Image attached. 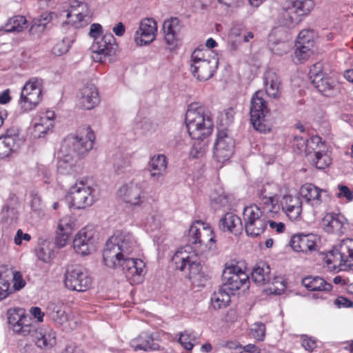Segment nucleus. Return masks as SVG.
<instances>
[{"mask_svg":"<svg viewBox=\"0 0 353 353\" xmlns=\"http://www.w3.org/2000/svg\"><path fill=\"white\" fill-rule=\"evenodd\" d=\"M137 247L134 236L126 230L116 231L106 241L103 252L105 266L121 269L126 277L141 276L145 268L144 262L132 256Z\"/></svg>","mask_w":353,"mask_h":353,"instance_id":"1","label":"nucleus"},{"mask_svg":"<svg viewBox=\"0 0 353 353\" xmlns=\"http://www.w3.org/2000/svg\"><path fill=\"white\" fill-rule=\"evenodd\" d=\"M185 121L188 134L192 139L203 140L212 132L214 125L211 117L205 112L203 106L197 103L188 106Z\"/></svg>","mask_w":353,"mask_h":353,"instance_id":"2","label":"nucleus"},{"mask_svg":"<svg viewBox=\"0 0 353 353\" xmlns=\"http://www.w3.org/2000/svg\"><path fill=\"white\" fill-rule=\"evenodd\" d=\"M188 243L194 252L202 253L216 248L214 235L211 227L205 225L201 221H195L190 227L188 234Z\"/></svg>","mask_w":353,"mask_h":353,"instance_id":"3","label":"nucleus"},{"mask_svg":"<svg viewBox=\"0 0 353 353\" xmlns=\"http://www.w3.org/2000/svg\"><path fill=\"white\" fill-rule=\"evenodd\" d=\"M209 54L208 50H195L191 55L190 71L199 81L210 79L218 67L217 58Z\"/></svg>","mask_w":353,"mask_h":353,"instance_id":"4","label":"nucleus"},{"mask_svg":"<svg viewBox=\"0 0 353 353\" xmlns=\"http://www.w3.org/2000/svg\"><path fill=\"white\" fill-rule=\"evenodd\" d=\"M257 205H252L244 208L243 219L246 234L252 237L260 236L265 231L269 214Z\"/></svg>","mask_w":353,"mask_h":353,"instance_id":"5","label":"nucleus"},{"mask_svg":"<svg viewBox=\"0 0 353 353\" xmlns=\"http://www.w3.org/2000/svg\"><path fill=\"white\" fill-rule=\"evenodd\" d=\"M264 93L261 90L256 91L250 101V114L251 123L254 129L261 133L270 132L272 125L265 119L269 109L266 101L263 99Z\"/></svg>","mask_w":353,"mask_h":353,"instance_id":"6","label":"nucleus"},{"mask_svg":"<svg viewBox=\"0 0 353 353\" xmlns=\"http://www.w3.org/2000/svg\"><path fill=\"white\" fill-rule=\"evenodd\" d=\"M95 137L90 126L80 128L76 136H69L64 141L63 148L68 147L73 156H85L93 148Z\"/></svg>","mask_w":353,"mask_h":353,"instance_id":"7","label":"nucleus"},{"mask_svg":"<svg viewBox=\"0 0 353 353\" xmlns=\"http://www.w3.org/2000/svg\"><path fill=\"white\" fill-rule=\"evenodd\" d=\"M353 265V239H346L341 241L330 255L325 258V266L329 271H335L338 265Z\"/></svg>","mask_w":353,"mask_h":353,"instance_id":"8","label":"nucleus"},{"mask_svg":"<svg viewBox=\"0 0 353 353\" xmlns=\"http://www.w3.org/2000/svg\"><path fill=\"white\" fill-rule=\"evenodd\" d=\"M64 283L69 290L85 292L90 288L92 279L85 268L79 264H71L66 268Z\"/></svg>","mask_w":353,"mask_h":353,"instance_id":"9","label":"nucleus"},{"mask_svg":"<svg viewBox=\"0 0 353 353\" xmlns=\"http://www.w3.org/2000/svg\"><path fill=\"white\" fill-rule=\"evenodd\" d=\"M94 189L87 181L81 180L70 188L67 200L70 201V206L76 209H84L91 206L94 201Z\"/></svg>","mask_w":353,"mask_h":353,"instance_id":"10","label":"nucleus"},{"mask_svg":"<svg viewBox=\"0 0 353 353\" xmlns=\"http://www.w3.org/2000/svg\"><path fill=\"white\" fill-rule=\"evenodd\" d=\"M42 80L31 78L23 85L19 100L21 108L24 111L35 108L41 101Z\"/></svg>","mask_w":353,"mask_h":353,"instance_id":"11","label":"nucleus"},{"mask_svg":"<svg viewBox=\"0 0 353 353\" xmlns=\"http://www.w3.org/2000/svg\"><path fill=\"white\" fill-rule=\"evenodd\" d=\"M222 287L232 294L235 291L243 288L248 289L250 281L248 275L237 265H228L222 274Z\"/></svg>","mask_w":353,"mask_h":353,"instance_id":"12","label":"nucleus"},{"mask_svg":"<svg viewBox=\"0 0 353 353\" xmlns=\"http://www.w3.org/2000/svg\"><path fill=\"white\" fill-rule=\"evenodd\" d=\"M309 77L312 84L317 90L326 97H332L339 92L336 81L321 70V65L316 63L310 70Z\"/></svg>","mask_w":353,"mask_h":353,"instance_id":"13","label":"nucleus"},{"mask_svg":"<svg viewBox=\"0 0 353 353\" xmlns=\"http://www.w3.org/2000/svg\"><path fill=\"white\" fill-rule=\"evenodd\" d=\"M198 252H188V250L181 249L178 250L172 257V261L176 268L181 271L188 270L189 278L199 276L201 270V260L198 256Z\"/></svg>","mask_w":353,"mask_h":353,"instance_id":"14","label":"nucleus"},{"mask_svg":"<svg viewBox=\"0 0 353 353\" xmlns=\"http://www.w3.org/2000/svg\"><path fill=\"white\" fill-rule=\"evenodd\" d=\"M116 39L112 33H106L95 38L90 47L95 61L103 62L108 57L114 55L117 50Z\"/></svg>","mask_w":353,"mask_h":353,"instance_id":"15","label":"nucleus"},{"mask_svg":"<svg viewBox=\"0 0 353 353\" xmlns=\"http://www.w3.org/2000/svg\"><path fill=\"white\" fill-rule=\"evenodd\" d=\"M70 10L67 14L66 23L75 28L86 26L92 21L88 4L78 0H68Z\"/></svg>","mask_w":353,"mask_h":353,"instance_id":"16","label":"nucleus"},{"mask_svg":"<svg viewBox=\"0 0 353 353\" xmlns=\"http://www.w3.org/2000/svg\"><path fill=\"white\" fill-rule=\"evenodd\" d=\"M234 148V141L228 134L227 130H219L214 145V157L217 161L224 163L232 155Z\"/></svg>","mask_w":353,"mask_h":353,"instance_id":"17","label":"nucleus"},{"mask_svg":"<svg viewBox=\"0 0 353 353\" xmlns=\"http://www.w3.org/2000/svg\"><path fill=\"white\" fill-rule=\"evenodd\" d=\"M157 31V24L154 19H143L140 21L139 27L134 33V42L139 46L148 45L154 40Z\"/></svg>","mask_w":353,"mask_h":353,"instance_id":"18","label":"nucleus"},{"mask_svg":"<svg viewBox=\"0 0 353 353\" xmlns=\"http://www.w3.org/2000/svg\"><path fill=\"white\" fill-rule=\"evenodd\" d=\"M277 187L274 183H268L258 190L256 195L259 207L268 212H273L277 208Z\"/></svg>","mask_w":353,"mask_h":353,"instance_id":"19","label":"nucleus"},{"mask_svg":"<svg viewBox=\"0 0 353 353\" xmlns=\"http://www.w3.org/2000/svg\"><path fill=\"white\" fill-rule=\"evenodd\" d=\"M119 194L125 202L132 205H139L145 199L143 184L134 181L123 185L119 190Z\"/></svg>","mask_w":353,"mask_h":353,"instance_id":"20","label":"nucleus"},{"mask_svg":"<svg viewBox=\"0 0 353 353\" xmlns=\"http://www.w3.org/2000/svg\"><path fill=\"white\" fill-rule=\"evenodd\" d=\"M100 101L99 92L94 84L84 85L79 90V104L85 110H91Z\"/></svg>","mask_w":353,"mask_h":353,"instance_id":"21","label":"nucleus"},{"mask_svg":"<svg viewBox=\"0 0 353 353\" xmlns=\"http://www.w3.org/2000/svg\"><path fill=\"white\" fill-rule=\"evenodd\" d=\"M282 209L290 220L299 221L302 212V201L297 196L285 195L283 198Z\"/></svg>","mask_w":353,"mask_h":353,"instance_id":"22","label":"nucleus"},{"mask_svg":"<svg viewBox=\"0 0 353 353\" xmlns=\"http://www.w3.org/2000/svg\"><path fill=\"white\" fill-rule=\"evenodd\" d=\"M93 243V232L88 230L86 228L81 229L75 236L73 241V247L74 251L81 255L85 256L90 253V247Z\"/></svg>","mask_w":353,"mask_h":353,"instance_id":"23","label":"nucleus"},{"mask_svg":"<svg viewBox=\"0 0 353 353\" xmlns=\"http://www.w3.org/2000/svg\"><path fill=\"white\" fill-rule=\"evenodd\" d=\"M324 230L330 233L342 234L345 230L347 221L341 214L328 213L322 221Z\"/></svg>","mask_w":353,"mask_h":353,"instance_id":"24","label":"nucleus"},{"mask_svg":"<svg viewBox=\"0 0 353 353\" xmlns=\"http://www.w3.org/2000/svg\"><path fill=\"white\" fill-rule=\"evenodd\" d=\"M316 236L309 234L294 235L290 240V246L296 252L307 253L315 250Z\"/></svg>","mask_w":353,"mask_h":353,"instance_id":"25","label":"nucleus"},{"mask_svg":"<svg viewBox=\"0 0 353 353\" xmlns=\"http://www.w3.org/2000/svg\"><path fill=\"white\" fill-rule=\"evenodd\" d=\"M263 82L266 94L272 98L277 99L281 96V80L272 70H267L263 75Z\"/></svg>","mask_w":353,"mask_h":353,"instance_id":"26","label":"nucleus"},{"mask_svg":"<svg viewBox=\"0 0 353 353\" xmlns=\"http://www.w3.org/2000/svg\"><path fill=\"white\" fill-rule=\"evenodd\" d=\"M167 167V158L164 154L154 155L148 163L150 175L154 180H159L165 174Z\"/></svg>","mask_w":353,"mask_h":353,"instance_id":"27","label":"nucleus"},{"mask_svg":"<svg viewBox=\"0 0 353 353\" xmlns=\"http://www.w3.org/2000/svg\"><path fill=\"white\" fill-rule=\"evenodd\" d=\"M74 223L70 216H65L59 221L55 243L59 248L65 245L72 232Z\"/></svg>","mask_w":353,"mask_h":353,"instance_id":"28","label":"nucleus"},{"mask_svg":"<svg viewBox=\"0 0 353 353\" xmlns=\"http://www.w3.org/2000/svg\"><path fill=\"white\" fill-rule=\"evenodd\" d=\"M182 25L178 18H171L163 23L164 39L167 44L173 45L179 39Z\"/></svg>","mask_w":353,"mask_h":353,"instance_id":"29","label":"nucleus"},{"mask_svg":"<svg viewBox=\"0 0 353 353\" xmlns=\"http://www.w3.org/2000/svg\"><path fill=\"white\" fill-rule=\"evenodd\" d=\"M301 196L312 206H318L321 202L322 194H326V190L321 189L312 183H305L300 188Z\"/></svg>","mask_w":353,"mask_h":353,"instance_id":"30","label":"nucleus"},{"mask_svg":"<svg viewBox=\"0 0 353 353\" xmlns=\"http://www.w3.org/2000/svg\"><path fill=\"white\" fill-rule=\"evenodd\" d=\"M8 322L12 327L13 331H23L25 327H28V317L26 312L22 308H11L8 310ZM23 331H27L23 330ZM28 331H30L28 330Z\"/></svg>","mask_w":353,"mask_h":353,"instance_id":"31","label":"nucleus"},{"mask_svg":"<svg viewBox=\"0 0 353 353\" xmlns=\"http://www.w3.org/2000/svg\"><path fill=\"white\" fill-rule=\"evenodd\" d=\"M219 228L223 232L239 234L243 230L241 219L232 212L226 213L219 221Z\"/></svg>","mask_w":353,"mask_h":353,"instance_id":"32","label":"nucleus"},{"mask_svg":"<svg viewBox=\"0 0 353 353\" xmlns=\"http://www.w3.org/2000/svg\"><path fill=\"white\" fill-rule=\"evenodd\" d=\"M231 293L221 286L211 296V305L214 310L225 308L231 301Z\"/></svg>","mask_w":353,"mask_h":353,"instance_id":"33","label":"nucleus"},{"mask_svg":"<svg viewBox=\"0 0 353 353\" xmlns=\"http://www.w3.org/2000/svg\"><path fill=\"white\" fill-rule=\"evenodd\" d=\"M302 284L310 291L329 292L332 286L323 279L319 276H307L302 279Z\"/></svg>","mask_w":353,"mask_h":353,"instance_id":"34","label":"nucleus"},{"mask_svg":"<svg viewBox=\"0 0 353 353\" xmlns=\"http://www.w3.org/2000/svg\"><path fill=\"white\" fill-rule=\"evenodd\" d=\"M46 313L57 324H62L66 319L63 304L59 301H50L47 305Z\"/></svg>","mask_w":353,"mask_h":353,"instance_id":"35","label":"nucleus"},{"mask_svg":"<svg viewBox=\"0 0 353 353\" xmlns=\"http://www.w3.org/2000/svg\"><path fill=\"white\" fill-rule=\"evenodd\" d=\"M270 269L265 263L256 265L252 270L251 277L252 281L259 285H263L269 282Z\"/></svg>","mask_w":353,"mask_h":353,"instance_id":"36","label":"nucleus"},{"mask_svg":"<svg viewBox=\"0 0 353 353\" xmlns=\"http://www.w3.org/2000/svg\"><path fill=\"white\" fill-rule=\"evenodd\" d=\"M314 0H292L290 10L298 17L307 15L314 8Z\"/></svg>","mask_w":353,"mask_h":353,"instance_id":"37","label":"nucleus"},{"mask_svg":"<svg viewBox=\"0 0 353 353\" xmlns=\"http://www.w3.org/2000/svg\"><path fill=\"white\" fill-rule=\"evenodd\" d=\"M34 339L40 348H50L56 343L55 332H34Z\"/></svg>","mask_w":353,"mask_h":353,"instance_id":"38","label":"nucleus"},{"mask_svg":"<svg viewBox=\"0 0 353 353\" xmlns=\"http://www.w3.org/2000/svg\"><path fill=\"white\" fill-rule=\"evenodd\" d=\"M1 137L11 143H12V144L18 148L24 141L21 135V130L19 128L15 125L8 128L6 130L5 133Z\"/></svg>","mask_w":353,"mask_h":353,"instance_id":"39","label":"nucleus"},{"mask_svg":"<svg viewBox=\"0 0 353 353\" xmlns=\"http://www.w3.org/2000/svg\"><path fill=\"white\" fill-rule=\"evenodd\" d=\"M27 21L23 16L18 15L10 18L4 25L6 32H20L26 26Z\"/></svg>","mask_w":353,"mask_h":353,"instance_id":"40","label":"nucleus"},{"mask_svg":"<svg viewBox=\"0 0 353 353\" xmlns=\"http://www.w3.org/2000/svg\"><path fill=\"white\" fill-rule=\"evenodd\" d=\"M52 19V12H46L42 13L39 17L34 18L33 19L30 31L32 32H43Z\"/></svg>","mask_w":353,"mask_h":353,"instance_id":"41","label":"nucleus"},{"mask_svg":"<svg viewBox=\"0 0 353 353\" xmlns=\"http://www.w3.org/2000/svg\"><path fill=\"white\" fill-rule=\"evenodd\" d=\"M312 157L310 161L317 169L323 170L328 167L331 163L332 159L329 155L325 152H314Z\"/></svg>","mask_w":353,"mask_h":353,"instance_id":"42","label":"nucleus"},{"mask_svg":"<svg viewBox=\"0 0 353 353\" xmlns=\"http://www.w3.org/2000/svg\"><path fill=\"white\" fill-rule=\"evenodd\" d=\"M294 50V59L299 61V63L307 59L313 53V48L311 43H307V46L296 43Z\"/></svg>","mask_w":353,"mask_h":353,"instance_id":"43","label":"nucleus"},{"mask_svg":"<svg viewBox=\"0 0 353 353\" xmlns=\"http://www.w3.org/2000/svg\"><path fill=\"white\" fill-rule=\"evenodd\" d=\"M152 339L148 335L139 336L130 341V346L135 350L148 351L152 348Z\"/></svg>","mask_w":353,"mask_h":353,"instance_id":"44","label":"nucleus"},{"mask_svg":"<svg viewBox=\"0 0 353 353\" xmlns=\"http://www.w3.org/2000/svg\"><path fill=\"white\" fill-rule=\"evenodd\" d=\"M54 112L47 111L46 112L37 113L33 119L41 125L44 126L46 128L51 129L54 125Z\"/></svg>","mask_w":353,"mask_h":353,"instance_id":"45","label":"nucleus"},{"mask_svg":"<svg viewBox=\"0 0 353 353\" xmlns=\"http://www.w3.org/2000/svg\"><path fill=\"white\" fill-rule=\"evenodd\" d=\"M73 155L68 152L65 157L61 158L57 163L58 172L62 174H70L72 170V162L71 158Z\"/></svg>","mask_w":353,"mask_h":353,"instance_id":"46","label":"nucleus"},{"mask_svg":"<svg viewBox=\"0 0 353 353\" xmlns=\"http://www.w3.org/2000/svg\"><path fill=\"white\" fill-rule=\"evenodd\" d=\"M113 164L115 172L119 174L130 166V161L128 157L119 154L114 156Z\"/></svg>","mask_w":353,"mask_h":353,"instance_id":"47","label":"nucleus"},{"mask_svg":"<svg viewBox=\"0 0 353 353\" xmlns=\"http://www.w3.org/2000/svg\"><path fill=\"white\" fill-rule=\"evenodd\" d=\"M73 40L70 37H64L62 40L58 41L52 48V52L56 56H61L62 54L66 53L72 43Z\"/></svg>","mask_w":353,"mask_h":353,"instance_id":"48","label":"nucleus"},{"mask_svg":"<svg viewBox=\"0 0 353 353\" xmlns=\"http://www.w3.org/2000/svg\"><path fill=\"white\" fill-rule=\"evenodd\" d=\"M1 216L2 221L5 223H12L17 219L18 214L14 208H10L5 205L1 210Z\"/></svg>","mask_w":353,"mask_h":353,"instance_id":"49","label":"nucleus"},{"mask_svg":"<svg viewBox=\"0 0 353 353\" xmlns=\"http://www.w3.org/2000/svg\"><path fill=\"white\" fill-rule=\"evenodd\" d=\"M18 148L8 141L2 137H0V158L8 157L12 152L17 150Z\"/></svg>","mask_w":353,"mask_h":353,"instance_id":"50","label":"nucleus"},{"mask_svg":"<svg viewBox=\"0 0 353 353\" xmlns=\"http://www.w3.org/2000/svg\"><path fill=\"white\" fill-rule=\"evenodd\" d=\"M314 34L312 30H303L299 34L296 43L307 46V43H311L312 47L314 46Z\"/></svg>","mask_w":353,"mask_h":353,"instance_id":"51","label":"nucleus"},{"mask_svg":"<svg viewBox=\"0 0 353 353\" xmlns=\"http://www.w3.org/2000/svg\"><path fill=\"white\" fill-rule=\"evenodd\" d=\"M307 139H303L302 137L294 136L293 139V150L298 154H304L305 152V145Z\"/></svg>","mask_w":353,"mask_h":353,"instance_id":"52","label":"nucleus"},{"mask_svg":"<svg viewBox=\"0 0 353 353\" xmlns=\"http://www.w3.org/2000/svg\"><path fill=\"white\" fill-rule=\"evenodd\" d=\"M194 339L189 332H181L179 341L187 350H190L194 346Z\"/></svg>","mask_w":353,"mask_h":353,"instance_id":"53","label":"nucleus"},{"mask_svg":"<svg viewBox=\"0 0 353 353\" xmlns=\"http://www.w3.org/2000/svg\"><path fill=\"white\" fill-rule=\"evenodd\" d=\"M339 192L336 194L337 197H344L347 201L353 200V192L346 185H339Z\"/></svg>","mask_w":353,"mask_h":353,"instance_id":"54","label":"nucleus"},{"mask_svg":"<svg viewBox=\"0 0 353 353\" xmlns=\"http://www.w3.org/2000/svg\"><path fill=\"white\" fill-rule=\"evenodd\" d=\"M301 345L305 350L312 352L316 347V341L312 337H310L307 335H303Z\"/></svg>","mask_w":353,"mask_h":353,"instance_id":"55","label":"nucleus"},{"mask_svg":"<svg viewBox=\"0 0 353 353\" xmlns=\"http://www.w3.org/2000/svg\"><path fill=\"white\" fill-rule=\"evenodd\" d=\"M292 10H290V8L283 14V25L288 27L293 26L294 24L298 23L301 19H294L291 15Z\"/></svg>","mask_w":353,"mask_h":353,"instance_id":"56","label":"nucleus"},{"mask_svg":"<svg viewBox=\"0 0 353 353\" xmlns=\"http://www.w3.org/2000/svg\"><path fill=\"white\" fill-rule=\"evenodd\" d=\"M33 123V134L34 137L40 138L44 136L48 130L50 129L46 128L44 126L41 125L39 123L37 122L34 119H32Z\"/></svg>","mask_w":353,"mask_h":353,"instance_id":"57","label":"nucleus"},{"mask_svg":"<svg viewBox=\"0 0 353 353\" xmlns=\"http://www.w3.org/2000/svg\"><path fill=\"white\" fill-rule=\"evenodd\" d=\"M307 143L309 144V148H312V150L314 152H320L317 150L320 145H323L321 138L319 136H314L307 139Z\"/></svg>","mask_w":353,"mask_h":353,"instance_id":"58","label":"nucleus"},{"mask_svg":"<svg viewBox=\"0 0 353 353\" xmlns=\"http://www.w3.org/2000/svg\"><path fill=\"white\" fill-rule=\"evenodd\" d=\"M245 30V29L243 24L235 23L231 28L230 34L232 37L239 38V41H241L242 35Z\"/></svg>","mask_w":353,"mask_h":353,"instance_id":"59","label":"nucleus"},{"mask_svg":"<svg viewBox=\"0 0 353 353\" xmlns=\"http://www.w3.org/2000/svg\"><path fill=\"white\" fill-rule=\"evenodd\" d=\"M102 26L99 23H92L90 28L89 35L95 41V38L101 37Z\"/></svg>","mask_w":353,"mask_h":353,"instance_id":"60","label":"nucleus"},{"mask_svg":"<svg viewBox=\"0 0 353 353\" xmlns=\"http://www.w3.org/2000/svg\"><path fill=\"white\" fill-rule=\"evenodd\" d=\"M334 305L339 308L350 307L353 306V302L344 296H339L334 300Z\"/></svg>","mask_w":353,"mask_h":353,"instance_id":"61","label":"nucleus"},{"mask_svg":"<svg viewBox=\"0 0 353 353\" xmlns=\"http://www.w3.org/2000/svg\"><path fill=\"white\" fill-rule=\"evenodd\" d=\"M35 253L37 258L44 262H47L50 259V252L41 246H39L35 249Z\"/></svg>","mask_w":353,"mask_h":353,"instance_id":"62","label":"nucleus"},{"mask_svg":"<svg viewBox=\"0 0 353 353\" xmlns=\"http://www.w3.org/2000/svg\"><path fill=\"white\" fill-rule=\"evenodd\" d=\"M31 239V236L29 234L23 233L21 229L18 230L17 234L14 236V243L16 245L21 244L22 239L29 241Z\"/></svg>","mask_w":353,"mask_h":353,"instance_id":"63","label":"nucleus"},{"mask_svg":"<svg viewBox=\"0 0 353 353\" xmlns=\"http://www.w3.org/2000/svg\"><path fill=\"white\" fill-rule=\"evenodd\" d=\"M30 314L37 319L38 322L41 323L43 321V316L45 313L41 311L39 307H32L30 309Z\"/></svg>","mask_w":353,"mask_h":353,"instance_id":"64","label":"nucleus"}]
</instances>
